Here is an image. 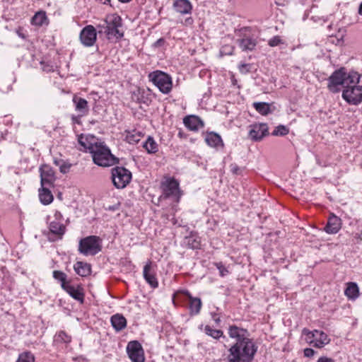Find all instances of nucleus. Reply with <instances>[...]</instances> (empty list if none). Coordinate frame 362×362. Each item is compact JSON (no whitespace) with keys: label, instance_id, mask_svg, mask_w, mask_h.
I'll return each instance as SVG.
<instances>
[{"label":"nucleus","instance_id":"f257e3e1","mask_svg":"<svg viewBox=\"0 0 362 362\" xmlns=\"http://www.w3.org/2000/svg\"><path fill=\"white\" fill-rule=\"evenodd\" d=\"M228 335L235 341L228 349L226 362H252L258 347L250 338L248 332L231 325L228 328Z\"/></svg>","mask_w":362,"mask_h":362},{"label":"nucleus","instance_id":"f03ea898","mask_svg":"<svg viewBox=\"0 0 362 362\" xmlns=\"http://www.w3.org/2000/svg\"><path fill=\"white\" fill-rule=\"evenodd\" d=\"M360 74L354 71H346V68L341 67L335 70L327 78V88L332 93H338L341 86L346 88L351 84H357L360 81Z\"/></svg>","mask_w":362,"mask_h":362},{"label":"nucleus","instance_id":"7ed1b4c3","mask_svg":"<svg viewBox=\"0 0 362 362\" xmlns=\"http://www.w3.org/2000/svg\"><path fill=\"white\" fill-rule=\"evenodd\" d=\"M91 148L90 153L95 165L100 167H110L119 163V158L112 154L110 148L104 141H100Z\"/></svg>","mask_w":362,"mask_h":362},{"label":"nucleus","instance_id":"20e7f679","mask_svg":"<svg viewBox=\"0 0 362 362\" xmlns=\"http://www.w3.org/2000/svg\"><path fill=\"white\" fill-rule=\"evenodd\" d=\"M122 25L121 17L115 14L111 16L109 20L105 21L103 25L98 27L104 29L103 32L109 40L112 38L119 40L124 36L123 32L119 30ZM102 32V30H99V33Z\"/></svg>","mask_w":362,"mask_h":362},{"label":"nucleus","instance_id":"39448f33","mask_svg":"<svg viewBox=\"0 0 362 362\" xmlns=\"http://www.w3.org/2000/svg\"><path fill=\"white\" fill-rule=\"evenodd\" d=\"M102 249L101 239L95 235H90L79 241L78 252L83 255H95Z\"/></svg>","mask_w":362,"mask_h":362},{"label":"nucleus","instance_id":"423d86ee","mask_svg":"<svg viewBox=\"0 0 362 362\" xmlns=\"http://www.w3.org/2000/svg\"><path fill=\"white\" fill-rule=\"evenodd\" d=\"M149 78L161 93L168 94L171 91L173 82L170 75L161 71H156L149 74Z\"/></svg>","mask_w":362,"mask_h":362},{"label":"nucleus","instance_id":"0eeeda50","mask_svg":"<svg viewBox=\"0 0 362 362\" xmlns=\"http://www.w3.org/2000/svg\"><path fill=\"white\" fill-rule=\"evenodd\" d=\"M112 180L116 188L123 189L130 182L132 173L124 167H115L112 169Z\"/></svg>","mask_w":362,"mask_h":362},{"label":"nucleus","instance_id":"6e6552de","mask_svg":"<svg viewBox=\"0 0 362 362\" xmlns=\"http://www.w3.org/2000/svg\"><path fill=\"white\" fill-rule=\"evenodd\" d=\"M303 334L307 336V340H310V344H313V346L317 348H322L328 344L330 339L327 334L322 331L315 329L314 331H309L307 329H303Z\"/></svg>","mask_w":362,"mask_h":362},{"label":"nucleus","instance_id":"1a4fd4ad","mask_svg":"<svg viewBox=\"0 0 362 362\" xmlns=\"http://www.w3.org/2000/svg\"><path fill=\"white\" fill-rule=\"evenodd\" d=\"M342 98L350 105H359L362 103V86H348L342 92Z\"/></svg>","mask_w":362,"mask_h":362},{"label":"nucleus","instance_id":"9d476101","mask_svg":"<svg viewBox=\"0 0 362 362\" xmlns=\"http://www.w3.org/2000/svg\"><path fill=\"white\" fill-rule=\"evenodd\" d=\"M163 195L165 198H171L178 202L181 197L179 182L174 178H170L163 184Z\"/></svg>","mask_w":362,"mask_h":362},{"label":"nucleus","instance_id":"9b49d317","mask_svg":"<svg viewBox=\"0 0 362 362\" xmlns=\"http://www.w3.org/2000/svg\"><path fill=\"white\" fill-rule=\"evenodd\" d=\"M127 352L132 362H144V351L138 341H131L127 346Z\"/></svg>","mask_w":362,"mask_h":362},{"label":"nucleus","instance_id":"f8f14e48","mask_svg":"<svg viewBox=\"0 0 362 362\" xmlns=\"http://www.w3.org/2000/svg\"><path fill=\"white\" fill-rule=\"evenodd\" d=\"M79 39L85 47H92L97 40V32L94 26L91 25L84 27L79 35Z\"/></svg>","mask_w":362,"mask_h":362},{"label":"nucleus","instance_id":"ddd939ff","mask_svg":"<svg viewBox=\"0 0 362 362\" xmlns=\"http://www.w3.org/2000/svg\"><path fill=\"white\" fill-rule=\"evenodd\" d=\"M268 130L265 123L252 124L250 126L249 137L254 141H261L268 134Z\"/></svg>","mask_w":362,"mask_h":362},{"label":"nucleus","instance_id":"4468645a","mask_svg":"<svg viewBox=\"0 0 362 362\" xmlns=\"http://www.w3.org/2000/svg\"><path fill=\"white\" fill-rule=\"evenodd\" d=\"M40 173L42 187L52 186L56 180L53 169L49 165L45 164L40 166Z\"/></svg>","mask_w":362,"mask_h":362},{"label":"nucleus","instance_id":"2eb2a0df","mask_svg":"<svg viewBox=\"0 0 362 362\" xmlns=\"http://www.w3.org/2000/svg\"><path fill=\"white\" fill-rule=\"evenodd\" d=\"M49 229L50 235L48 238L50 241L53 242L61 240L66 232V226L57 220L50 222Z\"/></svg>","mask_w":362,"mask_h":362},{"label":"nucleus","instance_id":"dca6fc26","mask_svg":"<svg viewBox=\"0 0 362 362\" xmlns=\"http://www.w3.org/2000/svg\"><path fill=\"white\" fill-rule=\"evenodd\" d=\"M183 123L189 130L194 132L198 131L204 125L202 119L194 115L185 117L183 119Z\"/></svg>","mask_w":362,"mask_h":362},{"label":"nucleus","instance_id":"f3484780","mask_svg":"<svg viewBox=\"0 0 362 362\" xmlns=\"http://www.w3.org/2000/svg\"><path fill=\"white\" fill-rule=\"evenodd\" d=\"M341 227V218L335 215L329 216L327 223L324 228L325 231L329 234H336Z\"/></svg>","mask_w":362,"mask_h":362},{"label":"nucleus","instance_id":"a211bd4d","mask_svg":"<svg viewBox=\"0 0 362 362\" xmlns=\"http://www.w3.org/2000/svg\"><path fill=\"white\" fill-rule=\"evenodd\" d=\"M78 141L79 144L85 149H88L89 153L92 151V147L95 146L100 141L93 135H83L81 134L78 136Z\"/></svg>","mask_w":362,"mask_h":362},{"label":"nucleus","instance_id":"6ab92c4d","mask_svg":"<svg viewBox=\"0 0 362 362\" xmlns=\"http://www.w3.org/2000/svg\"><path fill=\"white\" fill-rule=\"evenodd\" d=\"M143 275H144V279L152 288L158 287V282L156 277L155 273L151 271V262H149L144 266V271H143Z\"/></svg>","mask_w":362,"mask_h":362},{"label":"nucleus","instance_id":"aec40b11","mask_svg":"<svg viewBox=\"0 0 362 362\" xmlns=\"http://www.w3.org/2000/svg\"><path fill=\"white\" fill-rule=\"evenodd\" d=\"M73 103L75 105V110L80 113V116H85L88 115L89 111V107L88 101L82 98L74 96L73 98Z\"/></svg>","mask_w":362,"mask_h":362},{"label":"nucleus","instance_id":"412c9836","mask_svg":"<svg viewBox=\"0 0 362 362\" xmlns=\"http://www.w3.org/2000/svg\"><path fill=\"white\" fill-rule=\"evenodd\" d=\"M63 289L67 292L75 300L83 302L84 295L82 288L77 286L71 285L68 283Z\"/></svg>","mask_w":362,"mask_h":362},{"label":"nucleus","instance_id":"4be33fe9","mask_svg":"<svg viewBox=\"0 0 362 362\" xmlns=\"http://www.w3.org/2000/svg\"><path fill=\"white\" fill-rule=\"evenodd\" d=\"M173 6L175 11L181 14L190 13L192 9V6L188 0H176Z\"/></svg>","mask_w":362,"mask_h":362},{"label":"nucleus","instance_id":"5701e85b","mask_svg":"<svg viewBox=\"0 0 362 362\" xmlns=\"http://www.w3.org/2000/svg\"><path fill=\"white\" fill-rule=\"evenodd\" d=\"M239 47L243 51H252L257 45V40L251 37L245 36L238 40Z\"/></svg>","mask_w":362,"mask_h":362},{"label":"nucleus","instance_id":"b1692460","mask_svg":"<svg viewBox=\"0 0 362 362\" xmlns=\"http://www.w3.org/2000/svg\"><path fill=\"white\" fill-rule=\"evenodd\" d=\"M74 271L81 276L85 277L90 274V264L83 262H76L74 265Z\"/></svg>","mask_w":362,"mask_h":362},{"label":"nucleus","instance_id":"393cba45","mask_svg":"<svg viewBox=\"0 0 362 362\" xmlns=\"http://www.w3.org/2000/svg\"><path fill=\"white\" fill-rule=\"evenodd\" d=\"M110 321L112 326L117 332L122 330L127 326L126 318L120 314H115L112 315L111 317Z\"/></svg>","mask_w":362,"mask_h":362},{"label":"nucleus","instance_id":"a878e982","mask_svg":"<svg viewBox=\"0 0 362 362\" xmlns=\"http://www.w3.org/2000/svg\"><path fill=\"white\" fill-rule=\"evenodd\" d=\"M344 294L349 300H356L359 296V288L358 285L354 282L348 283L344 291Z\"/></svg>","mask_w":362,"mask_h":362},{"label":"nucleus","instance_id":"bb28decb","mask_svg":"<svg viewBox=\"0 0 362 362\" xmlns=\"http://www.w3.org/2000/svg\"><path fill=\"white\" fill-rule=\"evenodd\" d=\"M132 100L138 103L148 104L149 98L144 89L138 88L132 93Z\"/></svg>","mask_w":362,"mask_h":362},{"label":"nucleus","instance_id":"cd10ccee","mask_svg":"<svg viewBox=\"0 0 362 362\" xmlns=\"http://www.w3.org/2000/svg\"><path fill=\"white\" fill-rule=\"evenodd\" d=\"M189 308L191 315H198L202 306V300L199 298H194L189 296Z\"/></svg>","mask_w":362,"mask_h":362},{"label":"nucleus","instance_id":"c85d7f7f","mask_svg":"<svg viewBox=\"0 0 362 362\" xmlns=\"http://www.w3.org/2000/svg\"><path fill=\"white\" fill-rule=\"evenodd\" d=\"M205 141L211 147H217L220 144H223L221 137L215 132H210L207 134L205 138Z\"/></svg>","mask_w":362,"mask_h":362},{"label":"nucleus","instance_id":"c756f323","mask_svg":"<svg viewBox=\"0 0 362 362\" xmlns=\"http://www.w3.org/2000/svg\"><path fill=\"white\" fill-rule=\"evenodd\" d=\"M39 197L40 202L45 205L49 204L53 201L52 194L48 189L45 187V186L40 190Z\"/></svg>","mask_w":362,"mask_h":362},{"label":"nucleus","instance_id":"7c9ffc66","mask_svg":"<svg viewBox=\"0 0 362 362\" xmlns=\"http://www.w3.org/2000/svg\"><path fill=\"white\" fill-rule=\"evenodd\" d=\"M32 24L41 26L47 22V17L45 11H40L37 12L31 20Z\"/></svg>","mask_w":362,"mask_h":362},{"label":"nucleus","instance_id":"2f4dec72","mask_svg":"<svg viewBox=\"0 0 362 362\" xmlns=\"http://www.w3.org/2000/svg\"><path fill=\"white\" fill-rule=\"evenodd\" d=\"M143 147L148 153H154L158 151V145L151 136H148L146 141L143 143Z\"/></svg>","mask_w":362,"mask_h":362},{"label":"nucleus","instance_id":"473e14b6","mask_svg":"<svg viewBox=\"0 0 362 362\" xmlns=\"http://www.w3.org/2000/svg\"><path fill=\"white\" fill-rule=\"evenodd\" d=\"M253 107L259 114L267 115L271 112L270 105L267 103L257 102L253 103Z\"/></svg>","mask_w":362,"mask_h":362},{"label":"nucleus","instance_id":"72a5a7b5","mask_svg":"<svg viewBox=\"0 0 362 362\" xmlns=\"http://www.w3.org/2000/svg\"><path fill=\"white\" fill-rule=\"evenodd\" d=\"M205 333L211 337L215 339H218L221 337H224L223 331L220 329H214L211 328L209 325H206L204 327Z\"/></svg>","mask_w":362,"mask_h":362},{"label":"nucleus","instance_id":"f704fd0d","mask_svg":"<svg viewBox=\"0 0 362 362\" xmlns=\"http://www.w3.org/2000/svg\"><path fill=\"white\" fill-rule=\"evenodd\" d=\"M16 362H35V356L30 351H24L19 354Z\"/></svg>","mask_w":362,"mask_h":362},{"label":"nucleus","instance_id":"c9c22d12","mask_svg":"<svg viewBox=\"0 0 362 362\" xmlns=\"http://www.w3.org/2000/svg\"><path fill=\"white\" fill-rule=\"evenodd\" d=\"M53 277L61 282L62 288H64L65 286L68 284L66 281V274L61 271L55 270L53 272Z\"/></svg>","mask_w":362,"mask_h":362},{"label":"nucleus","instance_id":"e433bc0d","mask_svg":"<svg viewBox=\"0 0 362 362\" xmlns=\"http://www.w3.org/2000/svg\"><path fill=\"white\" fill-rule=\"evenodd\" d=\"M71 340V336L68 335L65 332L60 331L55 335V341L63 343H69Z\"/></svg>","mask_w":362,"mask_h":362},{"label":"nucleus","instance_id":"4c0bfd02","mask_svg":"<svg viewBox=\"0 0 362 362\" xmlns=\"http://www.w3.org/2000/svg\"><path fill=\"white\" fill-rule=\"evenodd\" d=\"M289 132L288 128H287L284 125H279L275 128V129L272 132V134L273 136H285L288 134Z\"/></svg>","mask_w":362,"mask_h":362},{"label":"nucleus","instance_id":"58836bf2","mask_svg":"<svg viewBox=\"0 0 362 362\" xmlns=\"http://www.w3.org/2000/svg\"><path fill=\"white\" fill-rule=\"evenodd\" d=\"M141 134L136 132L135 134L129 132L127 135V140L130 144H136L140 141Z\"/></svg>","mask_w":362,"mask_h":362},{"label":"nucleus","instance_id":"ea45409f","mask_svg":"<svg viewBox=\"0 0 362 362\" xmlns=\"http://www.w3.org/2000/svg\"><path fill=\"white\" fill-rule=\"evenodd\" d=\"M214 264L218 270L221 276L223 277L229 274L228 268L221 262H215Z\"/></svg>","mask_w":362,"mask_h":362},{"label":"nucleus","instance_id":"a19ab883","mask_svg":"<svg viewBox=\"0 0 362 362\" xmlns=\"http://www.w3.org/2000/svg\"><path fill=\"white\" fill-rule=\"evenodd\" d=\"M282 43L281 39L279 36H274L269 40V45L271 47H275Z\"/></svg>","mask_w":362,"mask_h":362},{"label":"nucleus","instance_id":"79ce46f5","mask_svg":"<svg viewBox=\"0 0 362 362\" xmlns=\"http://www.w3.org/2000/svg\"><path fill=\"white\" fill-rule=\"evenodd\" d=\"M71 167V164L66 163L64 161L61 165H59V170L62 173H66L69 172L70 168Z\"/></svg>","mask_w":362,"mask_h":362},{"label":"nucleus","instance_id":"37998d69","mask_svg":"<svg viewBox=\"0 0 362 362\" xmlns=\"http://www.w3.org/2000/svg\"><path fill=\"white\" fill-rule=\"evenodd\" d=\"M187 244L193 249L198 248L199 247V241L196 239H192V238H189L188 239Z\"/></svg>","mask_w":362,"mask_h":362},{"label":"nucleus","instance_id":"c03bdc74","mask_svg":"<svg viewBox=\"0 0 362 362\" xmlns=\"http://www.w3.org/2000/svg\"><path fill=\"white\" fill-rule=\"evenodd\" d=\"M230 168L233 174L238 175L242 172V169L240 168L236 164H231Z\"/></svg>","mask_w":362,"mask_h":362},{"label":"nucleus","instance_id":"a18cd8bd","mask_svg":"<svg viewBox=\"0 0 362 362\" xmlns=\"http://www.w3.org/2000/svg\"><path fill=\"white\" fill-rule=\"evenodd\" d=\"M249 64H242L239 66V70L243 74H246L249 72Z\"/></svg>","mask_w":362,"mask_h":362},{"label":"nucleus","instance_id":"49530a36","mask_svg":"<svg viewBox=\"0 0 362 362\" xmlns=\"http://www.w3.org/2000/svg\"><path fill=\"white\" fill-rule=\"evenodd\" d=\"M304 356H306V357H312L313 356H314L315 351L313 349H310V348H306L304 349Z\"/></svg>","mask_w":362,"mask_h":362},{"label":"nucleus","instance_id":"de8ad7c7","mask_svg":"<svg viewBox=\"0 0 362 362\" xmlns=\"http://www.w3.org/2000/svg\"><path fill=\"white\" fill-rule=\"evenodd\" d=\"M317 362H335V361L327 356H322L319 358Z\"/></svg>","mask_w":362,"mask_h":362},{"label":"nucleus","instance_id":"09e8293b","mask_svg":"<svg viewBox=\"0 0 362 362\" xmlns=\"http://www.w3.org/2000/svg\"><path fill=\"white\" fill-rule=\"evenodd\" d=\"M211 315H212V318H213L214 321L216 322V325H218L221 322L220 317L217 315L216 313H213Z\"/></svg>","mask_w":362,"mask_h":362},{"label":"nucleus","instance_id":"8fccbe9b","mask_svg":"<svg viewBox=\"0 0 362 362\" xmlns=\"http://www.w3.org/2000/svg\"><path fill=\"white\" fill-rule=\"evenodd\" d=\"M63 162H64L63 160H57V159H55L54 160V164L56 165L59 166V165H61L62 164Z\"/></svg>","mask_w":362,"mask_h":362},{"label":"nucleus","instance_id":"3c124183","mask_svg":"<svg viewBox=\"0 0 362 362\" xmlns=\"http://www.w3.org/2000/svg\"><path fill=\"white\" fill-rule=\"evenodd\" d=\"M358 13H359L360 15L362 16V3L359 6Z\"/></svg>","mask_w":362,"mask_h":362},{"label":"nucleus","instance_id":"603ef678","mask_svg":"<svg viewBox=\"0 0 362 362\" xmlns=\"http://www.w3.org/2000/svg\"><path fill=\"white\" fill-rule=\"evenodd\" d=\"M118 1L122 3H128V2L131 1L132 0H118Z\"/></svg>","mask_w":362,"mask_h":362},{"label":"nucleus","instance_id":"864d4df0","mask_svg":"<svg viewBox=\"0 0 362 362\" xmlns=\"http://www.w3.org/2000/svg\"><path fill=\"white\" fill-rule=\"evenodd\" d=\"M230 49H231V51L227 52V54H232V51L233 50V47H230Z\"/></svg>","mask_w":362,"mask_h":362},{"label":"nucleus","instance_id":"5fc2aeb1","mask_svg":"<svg viewBox=\"0 0 362 362\" xmlns=\"http://www.w3.org/2000/svg\"><path fill=\"white\" fill-rule=\"evenodd\" d=\"M163 41V39H159L158 41H157V43H160V42Z\"/></svg>","mask_w":362,"mask_h":362}]
</instances>
